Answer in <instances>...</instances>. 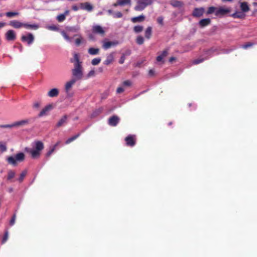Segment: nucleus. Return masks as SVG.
Masks as SVG:
<instances>
[{
  "mask_svg": "<svg viewBox=\"0 0 257 257\" xmlns=\"http://www.w3.org/2000/svg\"><path fill=\"white\" fill-rule=\"evenodd\" d=\"M70 61L74 64V68L72 70L73 79L76 81L81 80L83 75L82 62L80 60L79 55L77 53L73 54V58Z\"/></svg>",
  "mask_w": 257,
  "mask_h": 257,
  "instance_id": "1",
  "label": "nucleus"
},
{
  "mask_svg": "<svg viewBox=\"0 0 257 257\" xmlns=\"http://www.w3.org/2000/svg\"><path fill=\"white\" fill-rule=\"evenodd\" d=\"M33 149L26 148V152L30 153L33 159L38 158L41 155V152L44 149L43 143L40 141H35L32 143Z\"/></svg>",
  "mask_w": 257,
  "mask_h": 257,
  "instance_id": "2",
  "label": "nucleus"
},
{
  "mask_svg": "<svg viewBox=\"0 0 257 257\" xmlns=\"http://www.w3.org/2000/svg\"><path fill=\"white\" fill-rule=\"evenodd\" d=\"M25 156L23 153H19L15 156H10L7 158V160L9 164L14 166L17 165V162H23L25 160Z\"/></svg>",
  "mask_w": 257,
  "mask_h": 257,
  "instance_id": "3",
  "label": "nucleus"
},
{
  "mask_svg": "<svg viewBox=\"0 0 257 257\" xmlns=\"http://www.w3.org/2000/svg\"><path fill=\"white\" fill-rule=\"evenodd\" d=\"M137 5L134 9L137 11H142L147 6L151 5L154 0H136Z\"/></svg>",
  "mask_w": 257,
  "mask_h": 257,
  "instance_id": "4",
  "label": "nucleus"
},
{
  "mask_svg": "<svg viewBox=\"0 0 257 257\" xmlns=\"http://www.w3.org/2000/svg\"><path fill=\"white\" fill-rule=\"evenodd\" d=\"M77 81L75 79L72 78L67 81L65 85V91L67 97H71L73 96V93L71 92V89Z\"/></svg>",
  "mask_w": 257,
  "mask_h": 257,
  "instance_id": "5",
  "label": "nucleus"
},
{
  "mask_svg": "<svg viewBox=\"0 0 257 257\" xmlns=\"http://www.w3.org/2000/svg\"><path fill=\"white\" fill-rule=\"evenodd\" d=\"M119 44V42L117 41H104L103 42L102 47L104 49L107 50L112 47H114L117 46Z\"/></svg>",
  "mask_w": 257,
  "mask_h": 257,
  "instance_id": "6",
  "label": "nucleus"
},
{
  "mask_svg": "<svg viewBox=\"0 0 257 257\" xmlns=\"http://www.w3.org/2000/svg\"><path fill=\"white\" fill-rule=\"evenodd\" d=\"M92 31L94 33L99 34L102 36H103L105 33L104 29L99 25L93 26L92 27Z\"/></svg>",
  "mask_w": 257,
  "mask_h": 257,
  "instance_id": "7",
  "label": "nucleus"
},
{
  "mask_svg": "<svg viewBox=\"0 0 257 257\" xmlns=\"http://www.w3.org/2000/svg\"><path fill=\"white\" fill-rule=\"evenodd\" d=\"M204 13V9L203 8H195L194 9L192 16L194 17H200Z\"/></svg>",
  "mask_w": 257,
  "mask_h": 257,
  "instance_id": "8",
  "label": "nucleus"
},
{
  "mask_svg": "<svg viewBox=\"0 0 257 257\" xmlns=\"http://www.w3.org/2000/svg\"><path fill=\"white\" fill-rule=\"evenodd\" d=\"M53 108L52 104H49L47 106H46L40 112L39 114V117H42L43 116H44L45 115H47L48 112L51 110Z\"/></svg>",
  "mask_w": 257,
  "mask_h": 257,
  "instance_id": "9",
  "label": "nucleus"
},
{
  "mask_svg": "<svg viewBox=\"0 0 257 257\" xmlns=\"http://www.w3.org/2000/svg\"><path fill=\"white\" fill-rule=\"evenodd\" d=\"M6 37L8 41H13L16 38V33L14 30H10L6 33Z\"/></svg>",
  "mask_w": 257,
  "mask_h": 257,
  "instance_id": "10",
  "label": "nucleus"
},
{
  "mask_svg": "<svg viewBox=\"0 0 257 257\" xmlns=\"http://www.w3.org/2000/svg\"><path fill=\"white\" fill-rule=\"evenodd\" d=\"M229 12V10L228 9L220 7L218 9L216 8L215 11V15L216 16H223Z\"/></svg>",
  "mask_w": 257,
  "mask_h": 257,
  "instance_id": "11",
  "label": "nucleus"
},
{
  "mask_svg": "<svg viewBox=\"0 0 257 257\" xmlns=\"http://www.w3.org/2000/svg\"><path fill=\"white\" fill-rule=\"evenodd\" d=\"M119 121V118L116 115H113L108 119V124L111 126H116Z\"/></svg>",
  "mask_w": 257,
  "mask_h": 257,
  "instance_id": "12",
  "label": "nucleus"
},
{
  "mask_svg": "<svg viewBox=\"0 0 257 257\" xmlns=\"http://www.w3.org/2000/svg\"><path fill=\"white\" fill-rule=\"evenodd\" d=\"M10 25L16 29H20L24 27V23L17 20H13L10 22Z\"/></svg>",
  "mask_w": 257,
  "mask_h": 257,
  "instance_id": "13",
  "label": "nucleus"
},
{
  "mask_svg": "<svg viewBox=\"0 0 257 257\" xmlns=\"http://www.w3.org/2000/svg\"><path fill=\"white\" fill-rule=\"evenodd\" d=\"M21 39L24 42L27 41L28 44L30 45L33 42L34 37L32 34L29 33L28 36H23Z\"/></svg>",
  "mask_w": 257,
  "mask_h": 257,
  "instance_id": "14",
  "label": "nucleus"
},
{
  "mask_svg": "<svg viewBox=\"0 0 257 257\" xmlns=\"http://www.w3.org/2000/svg\"><path fill=\"white\" fill-rule=\"evenodd\" d=\"M125 141L127 146L133 147L135 145V140L134 136L130 135L125 138Z\"/></svg>",
  "mask_w": 257,
  "mask_h": 257,
  "instance_id": "15",
  "label": "nucleus"
},
{
  "mask_svg": "<svg viewBox=\"0 0 257 257\" xmlns=\"http://www.w3.org/2000/svg\"><path fill=\"white\" fill-rule=\"evenodd\" d=\"M59 91L57 88H53L48 92V96L50 97H55L58 95Z\"/></svg>",
  "mask_w": 257,
  "mask_h": 257,
  "instance_id": "16",
  "label": "nucleus"
},
{
  "mask_svg": "<svg viewBox=\"0 0 257 257\" xmlns=\"http://www.w3.org/2000/svg\"><path fill=\"white\" fill-rule=\"evenodd\" d=\"M145 19V17L143 15H141L139 16L133 17L131 19V21L133 23H139L143 22Z\"/></svg>",
  "mask_w": 257,
  "mask_h": 257,
  "instance_id": "17",
  "label": "nucleus"
},
{
  "mask_svg": "<svg viewBox=\"0 0 257 257\" xmlns=\"http://www.w3.org/2000/svg\"><path fill=\"white\" fill-rule=\"evenodd\" d=\"M114 60V55L113 53H111L108 55L106 57V60L104 62L105 65H108L111 63Z\"/></svg>",
  "mask_w": 257,
  "mask_h": 257,
  "instance_id": "18",
  "label": "nucleus"
},
{
  "mask_svg": "<svg viewBox=\"0 0 257 257\" xmlns=\"http://www.w3.org/2000/svg\"><path fill=\"white\" fill-rule=\"evenodd\" d=\"M211 20L209 18L201 20L199 22V25L201 27H204L210 24Z\"/></svg>",
  "mask_w": 257,
  "mask_h": 257,
  "instance_id": "19",
  "label": "nucleus"
},
{
  "mask_svg": "<svg viewBox=\"0 0 257 257\" xmlns=\"http://www.w3.org/2000/svg\"><path fill=\"white\" fill-rule=\"evenodd\" d=\"M24 27L29 30H37L39 28V26L37 24H29L24 23Z\"/></svg>",
  "mask_w": 257,
  "mask_h": 257,
  "instance_id": "20",
  "label": "nucleus"
},
{
  "mask_svg": "<svg viewBox=\"0 0 257 257\" xmlns=\"http://www.w3.org/2000/svg\"><path fill=\"white\" fill-rule=\"evenodd\" d=\"M81 6L82 9L87 10L88 12L91 11L93 9L92 6L87 2L82 3Z\"/></svg>",
  "mask_w": 257,
  "mask_h": 257,
  "instance_id": "21",
  "label": "nucleus"
},
{
  "mask_svg": "<svg viewBox=\"0 0 257 257\" xmlns=\"http://www.w3.org/2000/svg\"><path fill=\"white\" fill-rule=\"evenodd\" d=\"M29 123V120L25 119L22 120L20 121L15 122V127H19L21 126H24L27 124Z\"/></svg>",
  "mask_w": 257,
  "mask_h": 257,
  "instance_id": "22",
  "label": "nucleus"
},
{
  "mask_svg": "<svg viewBox=\"0 0 257 257\" xmlns=\"http://www.w3.org/2000/svg\"><path fill=\"white\" fill-rule=\"evenodd\" d=\"M240 9L243 12H247L249 10V7L247 3L246 2H242L240 3Z\"/></svg>",
  "mask_w": 257,
  "mask_h": 257,
  "instance_id": "23",
  "label": "nucleus"
},
{
  "mask_svg": "<svg viewBox=\"0 0 257 257\" xmlns=\"http://www.w3.org/2000/svg\"><path fill=\"white\" fill-rule=\"evenodd\" d=\"M67 116H63L57 123V127H60L67 122Z\"/></svg>",
  "mask_w": 257,
  "mask_h": 257,
  "instance_id": "24",
  "label": "nucleus"
},
{
  "mask_svg": "<svg viewBox=\"0 0 257 257\" xmlns=\"http://www.w3.org/2000/svg\"><path fill=\"white\" fill-rule=\"evenodd\" d=\"M99 49L98 48H90L88 50V52L89 54L91 55H95L99 53Z\"/></svg>",
  "mask_w": 257,
  "mask_h": 257,
  "instance_id": "25",
  "label": "nucleus"
},
{
  "mask_svg": "<svg viewBox=\"0 0 257 257\" xmlns=\"http://www.w3.org/2000/svg\"><path fill=\"white\" fill-rule=\"evenodd\" d=\"M168 54L167 50H164L162 52V54L157 57V61L158 62H161L163 60V58L165 57Z\"/></svg>",
  "mask_w": 257,
  "mask_h": 257,
  "instance_id": "26",
  "label": "nucleus"
},
{
  "mask_svg": "<svg viewBox=\"0 0 257 257\" xmlns=\"http://www.w3.org/2000/svg\"><path fill=\"white\" fill-rule=\"evenodd\" d=\"M152 28L151 27H148L145 31V37L149 39L152 35Z\"/></svg>",
  "mask_w": 257,
  "mask_h": 257,
  "instance_id": "27",
  "label": "nucleus"
},
{
  "mask_svg": "<svg viewBox=\"0 0 257 257\" xmlns=\"http://www.w3.org/2000/svg\"><path fill=\"white\" fill-rule=\"evenodd\" d=\"M232 17L234 18H243L245 17V14H244L241 12H236L235 13L232 14Z\"/></svg>",
  "mask_w": 257,
  "mask_h": 257,
  "instance_id": "28",
  "label": "nucleus"
},
{
  "mask_svg": "<svg viewBox=\"0 0 257 257\" xmlns=\"http://www.w3.org/2000/svg\"><path fill=\"white\" fill-rule=\"evenodd\" d=\"M19 15L18 12H9L5 14V15L8 18H13Z\"/></svg>",
  "mask_w": 257,
  "mask_h": 257,
  "instance_id": "29",
  "label": "nucleus"
},
{
  "mask_svg": "<svg viewBox=\"0 0 257 257\" xmlns=\"http://www.w3.org/2000/svg\"><path fill=\"white\" fill-rule=\"evenodd\" d=\"M171 5L174 7H181L182 6V3L178 1H173L171 2Z\"/></svg>",
  "mask_w": 257,
  "mask_h": 257,
  "instance_id": "30",
  "label": "nucleus"
},
{
  "mask_svg": "<svg viewBox=\"0 0 257 257\" xmlns=\"http://www.w3.org/2000/svg\"><path fill=\"white\" fill-rule=\"evenodd\" d=\"M80 134H78L77 135H75V136H74L70 138H69L65 142V143L66 144H70V143H71L72 142H73V141L75 140L77 138H78L79 136H80Z\"/></svg>",
  "mask_w": 257,
  "mask_h": 257,
  "instance_id": "31",
  "label": "nucleus"
},
{
  "mask_svg": "<svg viewBox=\"0 0 257 257\" xmlns=\"http://www.w3.org/2000/svg\"><path fill=\"white\" fill-rule=\"evenodd\" d=\"M119 6H124L127 4H131V0H118Z\"/></svg>",
  "mask_w": 257,
  "mask_h": 257,
  "instance_id": "32",
  "label": "nucleus"
},
{
  "mask_svg": "<svg viewBox=\"0 0 257 257\" xmlns=\"http://www.w3.org/2000/svg\"><path fill=\"white\" fill-rule=\"evenodd\" d=\"M143 30V27L142 26H136L134 28V31L135 32L138 33L141 32Z\"/></svg>",
  "mask_w": 257,
  "mask_h": 257,
  "instance_id": "33",
  "label": "nucleus"
},
{
  "mask_svg": "<svg viewBox=\"0 0 257 257\" xmlns=\"http://www.w3.org/2000/svg\"><path fill=\"white\" fill-rule=\"evenodd\" d=\"M100 61L101 59L100 58H94L91 61V64L93 65H97L100 62Z\"/></svg>",
  "mask_w": 257,
  "mask_h": 257,
  "instance_id": "34",
  "label": "nucleus"
},
{
  "mask_svg": "<svg viewBox=\"0 0 257 257\" xmlns=\"http://www.w3.org/2000/svg\"><path fill=\"white\" fill-rule=\"evenodd\" d=\"M216 10V8L214 7H210L208 8V11L207 12V14H211L213 13H215V11Z\"/></svg>",
  "mask_w": 257,
  "mask_h": 257,
  "instance_id": "35",
  "label": "nucleus"
},
{
  "mask_svg": "<svg viewBox=\"0 0 257 257\" xmlns=\"http://www.w3.org/2000/svg\"><path fill=\"white\" fill-rule=\"evenodd\" d=\"M136 42L139 45H142L144 42V39L142 36H140L137 37Z\"/></svg>",
  "mask_w": 257,
  "mask_h": 257,
  "instance_id": "36",
  "label": "nucleus"
},
{
  "mask_svg": "<svg viewBox=\"0 0 257 257\" xmlns=\"http://www.w3.org/2000/svg\"><path fill=\"white\" fill-rule=\"evenodd\" d=\"M26 174H27V171H24L20 175V176L19 177V178L18 179V180L19 182H22L25 177L26 176Z\"/></svg>",
  "mask_w": 257,
  "mask_h": 257,
  "instance_id": "37",
  "label": "nucleus"
},
{
  "mask_svg": "<svg viewBox=\"0 0 257 257\" xmlns=\"http://www.w3.org/2000/svg\"><path fill=\"white\" fill-rule=\"evenodd\" d=\"M65 15L61 14L57 17V20L59 22H62L65 20Z\"/></svg>",
  "mask_w": 257,
  "mask_h": 257,
  "instance_id": "38",
  "label": "nucleus"
},
{
  "mask_svg": "<svg viewBox=\"0 0 257 257\" xmlns=\"http://www.w3.org/2000/svg\"><path fill=\"white\" fill-rule=\"evenodd\" d=\"M15 176V173L14 171L10 170L8 172V179L11 180V179L13 178Z\"/></svg>",
  "mask_w": 257,
  "mask_h": 257,
  "instance_id": "39",
  "label": "nucleus"
},
{
  "mask_svg": "<svg viewBox=\"0 0 257 257\" xmlns=\"http://www.w3.org/2000/svg\"><path fill=\"white\" fill-rule=\"evenodd\" d=\"M55 149L56 146H53L52 148L47 152V153L46 155V157H49L52 155V154L55 151Z\"/></svg>",
  "mask_w": 257,
  "mask_h": 257,
  "instance_id": "40",
  "label": "nucleus"
},
{
  "mask_svg": "<svg viewBox=\"0 0 257 257\" xmlns=\"http://www.w3.org/2000/svg\"><path fill=\"white\" fill-rule=\"evenodd\" d=\"M0 127L2 128H12L15 127L14 122L11 124H5V125H1Z\"/></svg>",
  "mask_w": 257,
  "mask_h": 257,
  "instance_id": "41",
  "label": "nucleus"
},
{
  "mask_svg": "<svg viewBox=\"0 0 257 257\" xmlns=\"http://www.w3.org/2000/svg\"><path fill=\"white\" fill-rule=\"evenodd\" d=\"M113 17L114 18H120L122 17V14L121 12H118L117 13L113 14Z\"/></svg>",
  "mask_w": 257,
  "mask_h": 257,
  "instance_id": "42",
  "label": "nucleus"
},
{
  "mask_svg": "<svg viewBox=\"0 0 257 257\" xmlns=\"http://www.w3.org/2000/svg\"><path fill=\"white\" fill-rule=\"evenodd\" d=\"M132 83L131 81L128 80H125V81H123L122 83V85L124 86H130L132 85Z\"/></svg>",
  "mask_w": 257,
  "mask_h": 257,
  "instance_id": "43",
  "label": "nucleus"
},
{
  "mask_svg": "<svg viewBox=\"0 0 257 257\" xmlns=\"http://www.w3.org/2000/svg\"><path fill=\"white\" fill-rule=\"evenodd\" d=\"M7 150V147L6 145L0 143V151L2 152H5Z\"/></svg>",
  "mask_w": 257,
  "mask_h": 257,
  "instance_id": "44",
  "label": "nucleus"
},
{
  "mask_svg": "<svg viewBox=\"0 0 257 257\" xmlns=\"http://www.w3.org/2000/svg\"><path fill=\"white\" fill-rule=\"evenodd\" d=\"M62 36H63V37L67 40V41H70V38H69V37L67 35V34L64 31H63L62 32Z\"/></svg>",
  "mask_w": 257,
  "mask_h": 257,
  "instance_id": "45",
  "label": "nucleus"
},
{
  "mask_svg": "<svg viewBox=\"0 0 257 257\" xmlns=\"http://www.w3.org/2000/svg\"><path fill=\"white\" fill-rule=\"evenodd\" d=\"M157 22L161 25H163V18L162 17H159L157 19Z\"/></svg>",
  "mask_w": 257,
  "mask_h": 257,
  "instance_id": "46",
  "label": "nucleus"
},
{
  "mask_svg": "<svg viewBox=\"0 0 257 257\" xmlns=\"http://www.w3.org/2000/svg\"><path fill=\"white\" fill-rule=\"evenodd\" d=\"M203 60H204L203 59H196V60L193 61V63L194 64H198L199 63H200L202 62L203 61Z\"/></svg>",
  "mask_w": 257,
  "mask_h": 257,
  "instance_id": "47",
  "label": "nucleus"
},
{
  "mask_svg": "<svg viewBox=\"0 0 257 257\" xmlns=\"http://www.w3.org/2000/svg\"><path fill=\"white\" fill-rule=\"evenodd\" d=\"M8 238V232H6L5 234V235L3 238L2 243H4Z\"/></svg>",
  "mask_w": 257,
  "mask_h": 257,
  "instance_id": "48",
  "label": "nucleus"
},
{
  "mask_svg": "<svg viewBox=\"0 0 257 257\" xmlns=\"http://www.w3.org/2000/svg\"><path fill=\"white\" fill-rule=\"evenodd\" d=\"M48 29L52 31H56L58 30V28L56 26H50L48 27Z\"/></svg>",
  "mask_w": 257,
  "mask_h": 257,
  "instance_id": "49",
  "label": "nucleus"
},
{
  "mask_svg": "<svg viewBox=\"0 0 257 257\" xmlns=\"http://www.w3.org/2000/svg\"><path fill=\"white\" fill-rule=\"evenodd\" d=\"M125 59V57L124 56V54H122L119 60V63L120 64H123L124 62Z\"/></svg>",
  "mask_w": 257,
  "mask_h": 257,
  "instance_id": "50",
  "label": "nucleus"
},
{
  "mask_svg": "<svg viewBox=\"0 0 257 257\" xmlns=\"http://www.w3.org/2000/svg\"><path fill=\"white\" fill-rule=\"evenodd\" d=\"M94 74H95L94 70H92L90 71L88 73L87 77H90L93 76H94Z\"/></svg>",
  "mask_w": 257,
  "mask_h": 257,
  "instance_id": "51",
  "label": "nucleus"
},
{
  "mask_svg": "<svg viewBox=\"0 0 257 257\" xmlns=\"http://www.w3.org/2000/svg\"><path fill=\"white\" fill-rule=\"evenodd\" d=\"M15 220H16V215H14L10 221V224L11 225H13L14 224V223L15 222Z\"/></svg>",
  "mask_w": 257,
  "mask_h": 257,
  "instance_id": "52",
  "label": "nucleus"
},
{
  "mask_svg": "<svg viewBox=\"0 0 257 257\" xmlns=\"http://www.w3.org/2000/svg\"><path fill=\"white\" fill-rule=\"evenodd\" d=\"M82 41L81 38H78L75 40V44L77 46H79L81 43Z\"/></svg>",
  "mask_w": 257,
  "mask_h": 257,
  "instance_id": "53",
  "label": "nucleus"
},
{
  "mask_svg": "<svg viewBox=\"0 0 257 257\" xmlns=\"http://www.w3.org/2000/svg\"><path fill=\"white\" fill-rule=\"evenodd\" d=\"M124 91V89L122 87H119L117 88L116 92L117 93H120Z\"/></svg>",
  "mask_w": 257,
  "mask_h": 257,
  "instance_id": "54",
  "label": "nucleus"
},
{
  "mask_svg": "<svg viewBox=\"0 0 257 257\" xmlns=\"http://www.w3.org/2000/svg\"><path fill=\"white\" fill-rule=\"evenodd\" d=\"M252 45V44L251 43H248L247 44L244 45L242 46V48L243 49H247V48L251 46Z\"/></svg>",
  "mask_w": 257,
  "mask_h": 257,
  "instance_id": "55",
  "label": "nucleus"
},
{
  "mask_svg": "<svg viewBox=\"0 0 257 257\" xmlns=\"http://www.w3.org/2000/svg\"><path fill=\"white\" fill-rule=\"evenodd\" d=\"M131 54V51L130 50H127L123 54H124V56H129Z\"/></svg>",
  "mask_w": 257,
  "mask_h": 257,
  "instance_id": "56",
  "label": "nucleus"
},
{
  "mask_svg": "<svg viewBox=\"0 0 257 257\" xmlns=\"http://www.w3.org/2000/svg\"><path fill=\"white\" fill-rule=\"evenodd\" d=\"M33 106L35 108H39L40 106V103L39 102H36L34 103Z\"/></svg>",
  "mask_w": 257,
  "mask_h": 257,
  "instance_id": "57",
  "label": "nucleus"
},
{
  "mask_svg": "<svg viewBox=\"0 0 257 257\" xmlns=\"http://www.w3.org/2000/svg\"><path fill=\"white\" fill-rule=\"evenodd\" d=\"M154 73H155L154 70L153 69H151V70H150V71L149 72V74L150 76H153V75H154Z\"/></svg>",
  "mask_w": 257,
  "mask_h": 257,
  "instance_id": "58",
  "label": "nucleus"
},
{
  "mask_svg": "<svg viewBox=\"0 0 257 257\" xmlns=\"http://www.w3.org/2000/svg\"><path fill=\"white\" fill-rule=\"evenodd\" d=\"M6 25V23L4 22H0V29L3 28Z\"/></svg>",
  "mask_w": 257,
  "mask_h": 257,
  "instance_id": "59",
  "label": "nucleus"
},
{
  "mask_svg": "<svg viewBox=\"0 0 257 257\" xmlns=\"http://www.w3.org/2000/svg\"><path fill=\"white\" fill-rule=\"evenodd\" d=\"M72 9H73V10H74L75 11H77L78 10V8L76 6H73L72 7Z\"/></svg>",
  "mask_w": 257,
  "mask_h": 257,
  "instance_id": "60",
  "label": "nucleus"
},
{
  "mask_svg": "<svg viewBox=\"0 0 257 257\" xmlns=\"http://www.w3.org/2000/svg\"><path fill=\"white\" fill-rule=\"evenodd\" d=\"M69 13V11L67 10L65 12L64 14H62L63 15H65V17H66V16L68 15Z\"/></svg>",
  "mask_w": 257,
  "mask_h": 257,
  "instance_id": "61",
  "label": "nucleus"
},
{
  "mask_svg": "<svg viewBox=\"0 0 257 257\" xmlns=\"http://www.w3.org/2000/svg\"><path fill=\"white\" fill-rule=\"evenodd\" d=\"M175 60V57H171L169 59V62L171 63V62H172Z\"/></svg>",
  "mask_w": 257,
  "mask_h": 257,
  "instance_id": "62",
  "label": "nucleus"
},
{
  "mask_svg": "<svg viewBox=\"0 0 257 257\" xmlns=\"http://www.w3.org/2000/svg\"><path fill=\"white\" fill-rule=\"evenodd\" d=\"M108 13L109 14H110V15L112 14L113 15V12H112V10H108Z\"/></svg>",
  "mask_w": 257,
  "mask_h": 257,
  "instance_id": "63",
  "label": "nucleus"
},
{
  "mask_svg": "<svg viewBox=\"0 0 257 257\" xmlns=\"http://www.w3.org/2000/svg\"><path fill=\"white\" fill-rule=\"evenodd\" d=\"M118 4V1L117 0V2H116V3H114V4H113V6H114V7H116V6H119V4Z\"/></svg>",
  "mask_w": 257,
  "mask_h": 257,
  "instance_id": "64",
  "label": "nucleus"
}]
</instances>
